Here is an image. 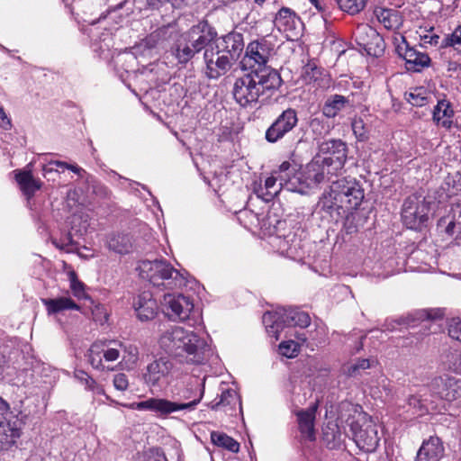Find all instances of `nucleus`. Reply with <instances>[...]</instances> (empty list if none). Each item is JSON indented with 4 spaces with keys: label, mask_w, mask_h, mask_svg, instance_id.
<instances>
[{
    "label": "nucleus",
    "mask_w": 461,
    "mask_h": 461,
    "mask_svg": "<svg viewBox=\"0 0 461 461\" xmlns=\"http://www.w3.org/2000/svg\"><path fill=\"white\" fill-rule=\"evenodd\" d=\"M443 316L439 309L437 310H419L415 312L408 314L406 317L400 318L397 321L398 324L414 325L416 321H422L425 320H437L441 319Z\"/></svg>",
    "instance_id": "nucleus-31"
},
{
    "label": "nucleus",
    "mask_w": 461,
    "mask_h": 461,
    "mask_svg": "<svg viewBox=\"0 0 461 461\" xmlns=\"http://www.w3.org/2000/svg\"><path fill=\"white\" fill-rule=\"evenodd\" d=\"M103 343L101 341H95L93 343L86 353V361L92 366L93 368L104 371L114 370L113 367H106L103 363Z\"/></svg>",
    "instance_id": "nucleus-32"
},
{
    "label": "nucleus",
    "mask_w": 461,
    "mask_h": 461,
    "mask_svg": "<svg viewBox=\"0 0 461 461\" xmlns=\"http://www.w3.org/2000/svg\"><path fill=\"white\" fill-rule=\"evenodd\" d=\"M329 162L326 157L316 154L315 157L306 165L303 172L304 180L303 181L304 190L312 187L323 182H331L332 177L338 176L342 173H330L328 167Z\"/></svg>",
    "instance_id": "nucleus-12"
},
{
    "label": "nucleus",
    "mask_w": 461,
    "mask_h": 461,
    "mask_svg": "<svg viewBox=\"0 0 461 461\" xmlns=\"http://www.w3.org/2000/svg\"><path fill=\"white\" fill-rule=\"evenodd\" d=\"M90 391H92L97 394L104 395L106 400L110 401L111 403H113V404H120L118 402H116L115 400L112 399L109 395H107L105 393L104 387L102 385L98 384L97 383H95V384L93 385V387Z\"/></svg>",
    "instance_id": "nucleus-59"
},
{
    "label": "nucleus",
    "mask_w": 461,
    "mask_h": 461,
    "mask_svg": "<svg viewBox=\"0 0 461 461\" xmlns=\"http://www.w3.org/2000/svg\"><path fill=\"white\" fill-rule=\"evenodd\" d=\"M216 36V31L207 22L199 23L183 34L184 40H186L196 53L210 48Z\"/></svg>",
    "instance_id": "nucleus-15"
},
{
    "label": "nucleus",
    "mask_w": 461,
    "mask_h": 461,
    "mask_svg": "<svg viewBox=\"0 0 461 461\" xmlns=\"http://www.w3.org/2000/svg\"><path fill=\"white\" fill-rule=\"evenodd\" d=\"M440 48H453L454 50L461 54V25L441 40Z\"/></svg>",
    "instance_id": "nucleus-45"
},
{
    "label": "nucleus",
    "mask_w": 461,
    "mask_h": 461,
    "mask_svg": "<svg viewBox=\"0 0 461 461\" xmlns=\"http://www.w3.org/2000/svg\"><path fill=\"white\" fill-rule=\"evenodd\" d=\"M75 377L86 385L87 390H91L93 385L95 384L96 381L91 377L86 372L83 370H77L75 372Z\"/></svg>",
    "instance_id": "nucleus-56"
},
{
    "label": "nucleus",
    "mask_w": 461,
    "mask_h": 461,
    "mask_svg": "<svg viewBox=\"0 0 461 461\" xmlns=\"http://www.w3.org/2000/svg\"><path fill=\"white\" fill-rule=\"evenodd\" d=\"M15 179L25 195L32 197L41 189V183L31 171H15Z\"/></svg>",
    "instance_id": "nucleus-29"
},
{
    "label": "nucleus",
    "mask_w": 461,
    "mask_h": 461,
    "mask_svg": "<svg viewBox=\"0 0 461 461\" xmlns=\"http://www.w3.org/2000/svg\"><path fill=\"white\" fill-rule=\"evenodd\" d=\"M280 352L286 357H294L299 350V342L294 340L283 341L279 346Z\"/></svg>",
    "instance_id": "nucleus-48"
},
{
    "label": "nucleus",
    "mask_w": 461,
    "mask_h": 461,
    "mask_svg": "<svg viewBox=\"0 0 461 461\" xmlns=\"http://www.w3.org/2000/svg\"><path fill=\"white\" fill-rule=\"evenodd\" d=\"M193 309V302L183 294H166L161 301L163 313L173 321L187 320Z\"/></svg>",
    "instance_id": "nucleus-11"
},
{
    "label": "nucleus",
    "mask_w": 461,
    "mask_h": 461,
    "mask_svg": "<svg viewBox=\"0 0 461 461\" xmlns=\"http://www.w3.org/2000/svg\"><path fill=\"white\" fill-rule=\"evenodd\" d=\"M158 343L166 353L176 357H185L186 362L192 364L203 363L210 352L203 339L180 326H171L164 330Z\"/></svg>",
    "instance_id": "nucleus-2"
},
{
    "label": "nucleus",
    "mask_w": 461,
    "mask_h": 461,
    "mask_svg": "<svg viewBox=\"0 0 461 461\" xmlns=\"http://www.w3.org/2000/svg\"><path fill=\"white\" fill-rule=\"evenodd\" d=\"M281 85L282 78L277 70L271 67L251 68L236 78L232 94L240 106L251 107L261 98H268Z\"/></svg>",
    "instance_id": "nucleus-1"
},
{
    "label": "nucleus",
    "mask_w": 461,
    "mask_h": 461,
    "mask_svg": "<svg viewBox=\"0 0 461 461\" xmlns=\"http://www.w3.org/2000/svg\"><path fill=\"white\" fill-rule=\"evenodd\" d=\"M138 269L141 278L157 287L172 290L185 285L184 276L164 259L142 260Z\"/></svg>",
    "instance_id": "nucleus-5"
},
{
    "label": "nucleus",
    "mask_w": 461,
    "mask_h": 461,
    "mask_svg": "<svg viewBox=\"0 0 461 461\" xmlns=\"http://www.w3.org/2000/svg\"><path fill=\"white\" fill-rule=\"evenodd\" d=\"M356 39L368 53L374 50L375 55L384 50V40L379 33L368 25L358 26L356 31Z\"/></svg>",
    "instance_id": "nucleus-19"
},
{
    "label": "nucleus",
    "mask_w": 461,
    "mask_h": 461,
    "mask_svg": "<svg viewBox=\"0 0 461 461\" xmlns=\"http://www.w3.org/2000/svg\"><path fill=\"white\" fill-rule=\"evenodd\" d=\"M49 313H57L65 310H79L80 307L68 297L42 300Z\"/></svg>",
    "instance_id": "nucleus-36"
},
{
    "label": "nucleus",
    "mask_w": 461,
    "mask_h": 461,
    "mask_svg": "<svg viewBox=\"0 0 461 461\" xmlns=\"http://www.w3.org/2000/svg\"><path fill=\"white\" fill-rule=\"evenodd\" d=\"M344 229L348 234H352L357 231V227L353 224V220L349 216L346 218Z\"/></svg>",
    "instance_id": "nucleus-63"
},
{
    "label": "nucleus",
    "mask_w": 461,
    "mask_h": 461,
    "mask_svg": "<svg viewBox=\"0 0 461 461\" xmlns=\"http://www.w3.org/2000/svg\"><path fill=\"white\" fill-rule=\"evenodd\" d=\"M121 353H122V360L125 362L135 364L138 360V348L132 345H125L122 343Z\"/></svg>",
    "instance_id": "nucleus-50"
},
{
    "label": "nucleus",
    "mask_w": 461,
    "mask_h": 461,
    "mask_svg": "<svg viewBox=\"0 0 461 461\" xmlns=\"http://www.w3.org/2000/svg\"><path fill=\"white\" fill-rule=\"evenodd\" d=\"M300 18L295 12L288 7H282L276 14L274 24L279 32L293 31Z\"/></svg>",
    "instance_id": "nucleus-27"
},
{
    "label": "nucleus",
    "mask_w": 461,
    "mask_h": 461,
    "mask_svg": "<svg viewBox=\"0 0 461 461\" xmlns=\"http://www.w3.org/2000/svg\"><path fill=\"white\" fill-rule=\"evenodd\" d=\"M339 7L350 15L359 14L366 5L367 0H337Z\"/></svg>",
    "instance_id": "nucleus-46"
},
{
    "label": "nucleus",
    "mask_w": 461,
    "mask_h": 461,
    "mask_svg": "<svg viewBox=\"0 0 461 461\" xmlns=\"http://www.w3.org/2000/svg\"><path fill=\"white\" fill-rule=\"evenodd\" d=\"M429 208L424 199L409 196L403 203L402 219L403 224L411 230L420 229L427 221Z\"/></svg>",
    "instance_id": "nucleus-9"
},
{
    "label": "nucleus",
    "mask_w": 461,
    "mask_h": 461,
    "mask_svg": "<svg viewBox=\"0 0 461 461\" xmlns=\"http://www.w3.org/2000/svg\"><path fill=\"white\" fill-rule=\"evenodd\" d=\"M262 321L268 334L277 340L279 331L285 326L283 322V311L280 312H266L262 317Z\"/></svg>",
    "instance_id": "nucleus-34"
},
{
    "label": "nucleus",
    "mask_w": 461,
    "mask_h": 461,
    "mask_svg": "<svg viewBox=\"0 0 461 461\" xmlns=\"http://www.w3.org/2000/svg\"><path fill=\"white\" fill-rule=\"evenodd\" d=\"M423 41L425 43H429L430 45L437 46L438 45L440 47V37L437 34L434 35H425L423 37Z\"/></svg>",
    "instance_id": "nucleus-62"
},
{
    "label": "nucleus",
    "mask_w": 461,
    "mask_h": 461,
    "mask_svg": "<svg viewBox=\"0 0 461 461\" xmlns=\"http://www.w3.org/2000/svg\"><path fill=\"white\" fill-rule=\"evenodd\" d=\"M203 59L206 65V76L217 79L225 75L235 63L220 49V45L211 46L204 50Z\"/></svg>",
    "instance_id": "nucleus-13"
},
{
    "label": "nucleus",
    "mask_w": 461,
    "mask_h": 461,
    "mask_svg": "<svg viewBox=\"0 0 461 461\" xmlns=\"http://www.w3.org/2000/svg\"><path fill=\"white\" fill-rule=\"evenodd\" d=\"M113 386L118 391H126L129 387V381L127 375L120 373L114 375L113 380Z\"/></svg>",
    "instance_id": "nucleus-57"
},
{
    "label": "nucleus",
    "mask_w": 461,
    "mask_h": 461,
    "mask_svg": "<svg viewBox=\"0 0 461 461\" xmlns=\"http://www.w3.org/2000/svg\"><path fill=\"white\" fill-rule=\"evenodd\" d=\"M137 317L141 321H149L155 318L158 311L157 301L152 298L149 292L140 294L133 303Z\"/></svg>",
    "instance_id": "nucleus-22"
},
{
    "label": "nucleus",
    "mask_w": 461,
    "mask_h": 461,
    "mask_svg": "<svg viewBox=\"0 0 461 461\" xmlns=\"http://www.w3.org/2000/svg\"><path fill=\"white\" fill-rule=\"evenodd\" d=\"M283 322L285 326L306 328L311 322V318L307 312L289 308L283 310Z\"/></svg>",
    "instance_id": "nucleus-30"
},
{
    "label": "nucleus",
    "mask_w": 461,
    "mask_h": 461,
    "mask_svg": "<svg viewBox=\"0 0 461 461\" xmlns=\"http://www.w3.org/2000/svg\"><path fill=\"white\" fill-rule=\"evenodd\" d=\"M453 218L456 220L457 224H461V200L452 207Z\"/></svg>",
    "instance_id": "nucleus-61"
},
{
    "label": "nucleus",
    "mask_w": 461,
    "mask_h": 461,
    "mask_svg": "<svg viewBox=\"0 0 461 461\" xmlns=\"http://www.w3.org/2000/svg\"><path fill=\"white\" fill-rule=\"evenodd\" d=\"M173 363L165 357L153 360L146 366L143 379L148 386H161L167 383Z\"/></svg>",
    "instance_id": "nucleus-16"
},
{
    "label": "nucleus",
    "mask_w": 461,
    "mask_h": 461,
    "mask_svg": "<svg viewBox=\"0 0 461 461\" xmlns=\"http://www.w3.org/2000/svg\"><path fill=\"white\" fill-rule=\"evenodd\" d=\"M401 50L402 48L399 46L398 53L405 59L408 70L420 71L421 68L429 66L430 59L428 54L417 51L408 46L404 53H402Z\"/></svg>",
    "instance_id": "nucleus-24"
},
{
    "label": "nucleus",
    "mask_w": 461,
    "mask_h": 461,
    "mask_svg": "<svg viewBox=\"0 0 461 461\" xmlns=\"http://www.w3.org/2000/svg\"><path fill=\"white\" fill-rule=\"evenodd\" d=\"M405 98L411 105L421 107L428 103L429 94L424 87H416L406 93Z\"/></svg>",
    "instance_id": "nucleus-44"
},
{
    "label": "nucleus",
    "mask_w": 461,
    "mask_h": 461,
    "mask_svg": "<svg viewBox=\"0 0 461 461\" xmlns=\"http://www.w3.org/2000/svg\"><path fill=\"white\" fill-rule=\"evenodd\" d=\"M444 458L445 447L438 437L424 440L417 453V461H442Z\"/></svg>",
    "instance_id": "nucleus-20"
},
{
    "label": "nucleus",
    "mask_w": 461,
    "mask_h": 461,
    "mask_svg": "<svg viewBox=\"0 0 461 461\" xmlns=\"http://www.w3.org/2000/svg\"><path fill=\"white\" fill-rule=\"evenodd\" d=\"M275 53V45L265 37L253 41L247 46L246 54L242 60V66L249 64V69L268 67L270 57Z\"/></svg>",
    "instance_id": "nucleus-10"
},
{
    "label": "nucleus",
    "mask_w": 461,
    "mask_h": 461,
    "mask_svg": "<svg viewBox=\"0 0 461 461\" xmlns=\"http://www.w3.org/2000/svg\"><path fill=\"white\" fill-rule=\"evenodd\" d=\"M165 35H166V30L158 29V30L153 32L152 33H150L145 39V45L149 49L160 46L162 44V40L165 38Z\"/></svg>",
    "instance_id": "nucleus-49"
},
{
    "label": "nucleus",
    "mask_w": 461,
    "mask_h": 461,
    "mask_svg": "<svg viewBox=\"0 0 461 461\" xmlns=\"http://www.w3.org/2000/svg\"><path fill=\"white\" fill-rule=\"evenodd\" d=\"M70 288L73 294L78 299L86 297L84 284L77 279V276L74 271L69 273Z\"/></svg>",
    "instance_id": "nucleus-47"
},
{
    "label": "nucleus",
    "mask_w": 461,
    "mask_h": 461,
    "mask_svg": "<svg viewBox=\"0 0 461 461\" xmlns=\"http://www.w3.org/2000/svg\"><path fill=\"white\" fill-rule=\"evenodd\" d=\"M310 127L314 133H319L320 135L322 134V131L325 128L322 120L320 118L312 119Z\"/></svg>",
    "instance_id": "nucleus-58"
},
{
    "label": "nucleus",
    "mask_w": 461,
    "mask_h": 461,
    "mask_svg": "<svg viewBox=\"0 0 461 461\" xmlns=\"http://www.w3.org/2000/svg\"><path fill=\"white\" fill-rule=\"evenodd\" d=\"M374 14L378 22L387 30H392L399 24V16L397 12L394 10L376 7L374 11Z\"/></svg>",
    "instance_id": "nucleus-38"
},
{
    "label": "nucleus",
    "mask_w": 461,
    "mask_h": 461,
    "mask_svg": "<svg viewBox=\"0 0 461 461\" xmlns=\"http://www.w3.org/2000/svg\"><path fill=\"white\" fill-rule=\"evenodd\" d=\"M351 126L352 131L358 140H364L367 138V131L366 129V124L364 123L362 119H354Z\"/></svg>",
    "instance_id": "nucleus-53"
},
{
    "label": "nucleus",
    "mask_w": 461,
    "mask_h": 461,
    "mask_svg": "<svg viewBox=\"0 0 461 461\" xmlns=\"http://www.w3.org/2000/svg\"><path fill=\"white\" fill-rule=\"evenodd\" d=\"M447 331L451 339L461 341V319L453 318L450 320L447 326Z\"/></svg>",
    "instance_id": "nucleus-51"
},
{
    "label": "nucleus",
    "mask_w": 461,
    "mask_h": 461,
    "mask_svg": "<svg viewBox=\"0 0 461 461\" xmlns=\"http://www.w3.org/2000/svg\"><path fill=\"white\" fill-rule=\"evenodd\" d=\"M296 168L288 161H284L275 174H278L281 186L288 192L304 194V186L300 176L295 174Z\"/></svg>",
    "instance_id": "nucleus-18"
},
{
    "label": "nucleus",
    "mask_w": 461,
    "mask_h": 461,
    "mask_svg": "<svg viewBox=\"0 0 461 461\" xmlns=\"http://www.w3.org/2000/svg\"><path fill=\"white\" fill-rule=\"evenodd\" d=\"M243 35L240 32H231L221 38L220 49L225 52L231 60L239 59L244 50Z\"/></svg>",
    "instance_id": "nucleus-23"
},
{
    "label": "nucleus",
    "mask_w": 461,
    "mask_h": 461,
    "mask_svg": "<svg viewBox=\"0 0 461 461\" xmlns=\"http://www.w3.org/2000/svg\"><path fill=\"white\" fill-rule=\"evenodd\" d=\"M297 123V112L293 108L285 109L267 129L265 133L266 140L269 143H276L292 131Z\"/></svg>",
    "instance_id": "nucleus-14"
},
{
    "label": "nucleus",
    "mask_w": 461,
    "mask_h": 461,
    "mask_svg": "<svg viewBox=\"0 0 461 461\" xmlns=\"http://www.w3.org/2000/svg\"><path fill=\"white\" fill-rule=\"evenodd\" d=\"M93 320L100 324H104L107 321V312L104 305L95 304L92 308Z\"/></svg>",
    "instance_id": "nucleus-55"
},
{
    "label": "nucleus",
    "mask_w": 461,
    "mask_h": 461,
    "mask_svg": "<svg viewBox=\"0 0 461 461\" xmlns=\"http://www.w3.org/2000/svg\"><path fill=\"white\" fill-rule=\"evenodd\" d=\"M237 407L241 410L240 396L234 389L230 388L222 389L221 395L210 403L212 410H221L230 416L235 414Z\"/></svg>",
    "instance_id": "nucleus-21"
},
{
    "label": "nucleus",
    "mask_w": 461,
    "mask_h": 461,
    "mask_svg": "<svg viewBox=\"0 0 461 461\" xmlns=\"http://www.w3.org/2000/svg\"><path fill=\"white\" fill-rule=\"evenodd\" d=\"M106 244L110 250L118 254H128L132 250V238L126 233H111L106 238Z\"/></svg>",
    "instance_id": "nucleus-26"
},
{
    "label": "nucleus",
    "mask_w": 461,
    "mask_h": 461,
    "mask_svg": "<svg viewBox=\"0 0 461 461\" xmlns=\"http://www.w3.org/2000/svg\"><path fill=\"white\" fill-rule=\"evenodd\" d=\"M454 115L451 104L447 100H439L433 110V120L445 128H450L452 121L450 118Z\"/></svg>",
    "instance_id": "nucleus-33"
},
{
    "label": "nucleus",
    "mask_w": 461,
    "mask_h": 461,
    "mask_svg": "<svg viewBox=\"0 0 461 461\" xmlns=\"http://www.w3.org/2000/svg\"><path fill=\"white\" fill-rule=\"evenodd\" d=\"M314 414L311 411H301L298 413L299 429L309 440H314Z\"/></svg>",
    "instance_id": "nucleus-40"
},
{
    "label": "nucleus",
    "mask_w": 461,
    "mask_h": 461,
    "mask_svg": "<svg viewBox=\"0 0 461 461\" xmlns=\"http://www.w3.org/2000/svg\"><path fill=\"white\" fill-rule=\"evenodd\" d=\"M196 51L193 50L192 46L186 41V40H184L183 36L173 49V55L180 64H186L194 57Z\"/></svg>",
    "instance_id": "nucleus-39"
},
{
    "label": "nucleus",
    "mask_w": 461,
    "mask_h": 461,
    "mask_svg": "<svg viewBox=\"0 0 461 461\" xmlns=\"http://www.w3.org/2000/svg\"><path fill=\"white\" fill-rule=\"evenodd\" d=\"M371 366V360L369 358H359L355 362L345 365L342 371L348 377H357Z\"/></svg>",
    "instance_id": "nucleus-42"
},
{
    "label": "nucleus",
    "mask_w": 461,
    "mask_h": 461,
    "mask_svg": "<svg viewBox=\"0 0 461 461\" xmlns=\"http://www.w3.org/2000/svg\"><path fill=\"white\" fill-rule=\"evenodd\" d=\"M277 246L282 253H285L288 257L297 256L298 249L300 248L301 240L296 238L294 232L290 231L283 237L278 235Z\"/></svg>",
    "instance_id": "nucleus-37"
},
{
    "label": "nucleus",
    "mask_w": 461,
    "mask_h": 461,
    "mask_svg": "<svg viewBox=\"0 0 461 461\" xmlns=\"http://www.w3.org/2000/svg\"><path fill=\"white\" fill-rule=\"evenodd\" d=\"M349 420L348 425L357 446L366 452L375 451L380 441L376 424L361 414L357 420L348 419V422Z\"/></svg>",
    "instance_id": "nucleus-6"
},
{
    "label": "nucleus",
    "mask_w": 461,
    "mask_h": 461,
    "mask_svg": "<svg viewBox=\"0 0 461 461\" xmlns=\"http://www.w3.org/2000/svg\"><path fill=\"white\" fill-rule=\"evenodd\" d=\"M303 75L310 82L316 80L321 76V68L314 62H309L303 67Z\"/></svg>",
    "instance_id": "nucleus-54"
},
{
    "label": "nucleus",
    "mask_w": 461,
    "mask_h": 461,
    "mask_svg": "<svg viewBox=\"0 0 461 461\" xmlns=\"http://www.w3.org/2000/svg\"><path fill=\"white\" fill-rule=\"evenodd\" d=\"M277 180H279L278 176L267 177L264 186H260L257 190V195L266 202L271 201L280 191L285 190L284 186H281L280 183L276 184Z\"/></svg>",
    "instance_id": "nucleus-35"
},
{
    "label": "nucleus",
    "mask_w": 461,
    "mask_h": 461,
    "mask_svg": "<svg viewBox=\"0 0 461 461\" xmlns=\"http://www.w3.org/2000/svg\"><path fill=\"white\" fill-rule=\"evenodd\" d=\"M20 436L19 420L9 412L8 404L0 398V452L14 447Z\"/></svg>",
    "instance_id": "nucleus-7"
},
{
    "label": "nucleus",
    "mask_w": 461,
    "mask_h": 461,
    "mask_svg": "<svg viewBox=\"0 0 461 461\" xmlns=\"http://www.w3.org/2000/svg\"><path fill=\"white\" fill-rule=\"evenodd\" d=\"M0 126L4 130H9L12 126L11 120L7 117L3 107L0 109Z\"/></svg>",
    "instance_id": "nucleus-60"
},
{
    "label": "nucleus",
    "mask_w": 461,
    "mask_h": 461,
    "mask_svg": "<svg viewBox=\"0 0 461 461\" xmlns=\"http://www.w3.org/2000/svg\"><path fill=\"white\" fill-rule=\"evenodd\" d=\"M178 397L175 401H169L162 398H149L146 401L132 402L131 404H122L132 410H148L154 411L161 416H167L178 411H194L197 404L201 402L203 395V388L200 391L193 388L183 390L182 393L177 394Z\"/></svg>",
    "instance_id": "nucleus-4"
},
{
    "label": "nucleus",
    "mask_w": 461,
    "mask_h": 461,
    "mask_svg": "<svg viewBox=\"0 0 461 461\" xmlns=\"http://www.w3.org/2000/svg\"><path fill=\"white\" fill-rule=\"evenodd\" d=\"M432 397L452 402L461 395V382L448 376H439L429 384Z\"/></svg>",
    "instance_id": "nucleus-17"
},
{
    "label": "nucleus",
    "mask_w": 461,
    "mask_h": 461,
    "mask_svg": "<svg viewBox=\"0 0 461 461\" xmlns=\"http://www.w3.org/2000/svg\"><path fill=\"white\" fill-rule=\"evenodd\" d=\"M365 197L364 189L360 183L354 178H341L332 181L330 192L324 194L319 205L328 212L339 210L343 212L358 208Z\"/></svg>",
    "instance_id": "nucleus-3"
},
{
    "label": "nucleus",
    "mask_w": 461,
    "mask_h": 461,
    "mask_svg": "<svg viewBox=\"0 0 461 461\" xmlns=\"http://www.w3.org/2000/svg\"><path fill=\"white\" fill-rule=\"evenodd\" d=\"M68 169L77 174L81 177L83 176L84 174H86V171L83 168L77 167V165L69 164V167H68Z\"/></svg>",
    "instance_id": "nucleus-64"
},
{
    "label": "nucleus",
    "mask_w": 461,
    "mask_h": 461,
    "mask_svg": "<svg viewBox=\"0 0 461 461\" xmlns=\"http://www.w3.org/2000/svg\"><path fill=\"white\" fill-rule=\"evenodd\" d=\"M350 99L341 95H330L322 107V113L327 118H334L340 111L350 106Z\"/></svg>",
    "instance_id": "nucleus-28"
},
{
    "label": "nucleus",
    "mask_w": 461,
    "mask_h": 461,
    "mask_svg": "<svg viewBox=\"0 0 461 461\" xmlns=\"http://www.w3.org/2000/svg\"><path fill=\"white\" fill-rule=\"evenodd\" d=\"M324 440L329 448H337L341 444V435L338 430L332 429L330 432L327 431L324 433Z\"/></svg>",
    "instance_id": "nucleus-52"
},
{
    "label": "nucleus",
    "mask_w": 461,
    "mask_h": 461,
    "mask_svg": "<svg viewBox=\"0 0 461 461\" xmlns=\"http://www.w3.org/2000/svg\"><path fill=\"white\" fill-rule=\"evenodd\" d=\"M103 343V357L106 362L117 360L121 356L122 342L118 340L101 341Z\"/></svg>",
    "instance_id": "nucleus-43"
},
{
    "label": "nucleus",
    "mask_w": 461,
    "mask_h": 461,
    "mask_svg": "<svg viewBox=\"0 0 461 461\" xmlns=\"http://www.w3.org/2000/svg\"><path fill=\"white\" fill-rule=\"evenodd\" d=\"M211 440L217 447H221L233 453L239 452L240 444L225 433L212 431L211 433Z\"/></svg>",
    "instance_id": "nucleus-41"
},
{
    "label": "nucleus",
    "mask_w": 461,
    "mask_h": 461,
    "mask_svg": "<svg viewBox=\"0 0 461 461\" xmlns=\"http://www.w3.org/2000/svg\"><path fill=\"white\" fill-rule=\"evenodd\" d=\"M318 155L326 157L330 173H343L348 148L341 140L330 139L319 143Z\"/></svg>",
    "instance_id": "nucleus-8"
},
{
    "label": "nucleus",
    "mask_w": 461,
    "mask_h": 461,
    "mask_svg": "<svg viewBox=\"0 0 461 461\" xmlns=\"http://www.w3.org/2000/svg\"><path fill=\"white\" fill-rule=\"evenodd\" d=\"M432 397L429 387L422 386L419 389V391L411 395L408 399V403L410 406H412L414 409H417L420 411V415L429 411V409L433 410L435 408L434 400L430 399Z\"/></svg>",
    "instance_id": "nucleus-25"
}]
</instances>
